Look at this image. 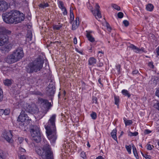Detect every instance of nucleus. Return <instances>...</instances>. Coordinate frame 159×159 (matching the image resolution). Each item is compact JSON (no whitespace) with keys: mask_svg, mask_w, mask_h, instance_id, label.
<instances>
[{"mask_svg":"<svg viewBox=\"0 0 159 159\" xmlns=\"http://www.w3.org/2000/svg\"><path fill=\"white\" fill-rule=\"evenodd\" d=\"M4 21L7 24H16L24 20L25 15L19 11L12 10L3 14L2 16Z\"/></svg>","mask_w":159,"mask_h":159,"instance_id":"nucleus-1","label":"nucleus"},{"mask_svg":"<svg viewBox=\"0 0 159 159\" xmlns=\"http://www.w3.org/2000/svg\"><path fill=\"white\" fill-rule=\"evenodd\" d=\"M43 64V61L40 58H37L28 64L25 67L26 70L29 73L37 72L42 69Z\"/></svg>","mask_w":159,"mask_h":159,"instance_id":"nucleus-2","label":"nucleus"},{"mask_svg":"<svg viewBox=\"0 0 159 159\" xmlns=\"http://www.w3.org/2000/svg\"><path fill=\"white\" fill-rule=\"evenodd\" d=\"M24 54L22 48H18L14 51L11 54L8 56L6 58V62L9 64L16 62L23 57Z\"/></svg>","mask_w":159,"mask_h":159,"instance_id":"nucleus-3","label":"nucleus"},{"mask_svg":"<svg viewBox=\"0 0 159 159\" xmlns=\"http://www.w3.org/2000/svg\"><path fill=\"white\" fill-rule=\"evenodd\" d=\"M36 152L42 159H54L53 154L49 145L46 144L43 148L37 149Z\"/></svg>","mask_w":159,"mask_h":159,"instance_id":"nucleus-4","label":"nucleus"},{"mask_svg":"<svg viewBox=\"0 0 159 159\" xmlns=\"http://www.w3.org/2000/svg\"><path fill=\"white\" fill-rule=\"evenodd\" d=\"M30 133L32 139L37 143H39L41 140V133L39 126L34 125L31 129Z\"/></svg>","mask_w":159,"mask_h":159,"instance_id":"nucleus-5","label":"nucleus"},{"mask_svg":"<svg viewBox=\"0 0 159 159\" xmlns=\"http://www.w3.org/2000/svg\"><path fill=\"white\" fill-rule=\"evenodd\" d=\"M56 118V114L52 115L50 117L48 123L45 126L46 131L56 130L55 123Z\"/></svg>","mask_w":159,"mask_h":159,"instance_id":"nucleus-6","label":"nucleus"},{"mask_svg":"<svg viewBox=\"0 0 159 159\" xmlns=\"http://www.w3.org/2000/svg\"><path fill=\"white\" fill-rule=\"evenodd\" d=\"M46 133L47 137L52 144H54L57 138L56 130H47Z\"/></svg>","mask_w":159,"mask_h":159,"instance_id":"nucleus-7","label":"nucleus"},{"mask_svg":"<svg viewBox=\"0 0 159 159\" xmlns=\"http://www.w3.org/2000/svg\"><path fill=\"white\" fill-rule=\"evenodd\" d=\"M18 120L19 121L26 122L27 121L28 123L30 122L31 120L29 119V118L27 115L26 114L25 111H22L18 117Z\"/></svg>","mask_w":159,"mask_h":159,"instance_id":"nucleus-8","label":"nucleus"},{"mask_svg":"<svg viewBox=\"0 0 159 159\" xmlns=\"http://www.w3.org/2000/svg\"><path fill=\"white\" fill-rule=\"evenodd\" d=\"M129 47L136 53L140 54L143 52H146L145 49L143 47L138 48L133 44H131Z\"/></svg>","mask_w":159,"mask_h":159,"instance_id":"nucleus-9","label":"nucleus"},{"mask_svg":"<svg viewBox=\"0 0 159 159\" xmlns=\"http://www.w3.org/2000/svg\"><path fill=\"white\" fill-rule=\"evenodd\" d=\"M3 136L5 140L9 143H11L12 142V134L11 131L7 132L5 131L3 132Z\"/></svg>","mask_w":159,"mask_h":159,"instance_id":"nucleus-10","label":"nucleus"},{"mask_svg":"<svg viewBox=\"0 0 159 159\" xmlns=\"http://www.w3.org/2000/svg\"><path fill=\"white\" fill-rule=\"evenodd\" d=\"M38 102L42 106L48 108L51 106V103L49 102L47 99H44L42 98H39Z\"/></svg>","mask_w":159,"mask_h":159,"instance_id":"nucleus-11","label":"nucleus"},{"mask_svg":"<svg viewBox=\"0 0 159 159\" xmlns=\"http://www.w3.org/2000/svg\"><path fill=\"white\" fill-rule=\"evenodd\" d=\"M9 7L8 4L5 1H0V12L5 11Z\"/></svg>","mask_w":159,"mask_h":159,"instance_id":"nucleus-12","label":"nucleus"},{"mask_svg":"<svg viewBox=\"0 0 159 159\" xmlns=\"http://www.w3.org/2000/svg\"><path fill=\"white\" fill-rule=\"evenodd\" d=\"M22 111H25L27 112H32V108L31 106L29 104L24 102L23 104V106L22 107Z\"/></svg>","mask_w":159,"mask_h":159,"instance_id":"nucleus-13","label":"nucleus"},{"mask_svg":"<svg viewBox=\"0 0 159 159\" xmlns=\"http://www.w3.org/2000/svg\"><path fill=\"white\" fill-rule=\"evenodd\" d=\"M8 42V37L7 35L1 34L0 35V46H2Z\"/></svg>","mask_w":159,"mask_h":159,"instance_id":"nucleus-14","label":"nucleus"},{"mask_svg":"<svg viewBox=\"0 0 159 159\" xmlns=\"http://www.w3.org/2000/svg\"><path fill=\"white\" fill-rule=\"evenodd\" d=\"M49 92L51 96L54 95L56 91V88L55 85L53 84H50L48 86Z\"/></svg>","mask_w":159,"mask_h":159,"instance_id":"nucleus-15","label":"nucleus"},{"mask_svg":"<svg viewBox=\"0 0 159 159\" xmlns=\"http://www.w3.org/2000/svg\"><path fill=\"white\" fill-rule=\"evenodd\" d=\"M92 31H86V37L88 40L91 42L93 43L95 41V39L94 37L91 34Z\"/></svg>","mask_w":159,"mask_h":159,"instance_id":"nucleus-16","label":"nucleus"},{"mask_svg":"<svg viewBox=\"0 0 159 159\" xmlns=\"http://www.w3.org/2000/svg\"><path fill=\"white\" fill-rule=\"evenodd\" d=\"M11 32L6 29L4 27L0 26V35L1 34H10Z\"/></svg>","mask_w":159,"mask_h":159,"instance_id":"nucleus-17","label":"nucleus"},{"mask_svg":"<svg viewBox=\"0 0 159 159\" xmlns=\"http://www.w3.org/2000/svg\"><path fill=\"white\" fill-rule=\"evenodd\" d=\"M79 24V17H76L75 20L73 22L72 25V30H75L78 27Z\"/></svg>","mask_w":159,"mask_h":159,"instance_id":"nucleus-18","label":"nucleus"},{"mask_svg":"<svg viewBox=\"0 0 159 159\" xmlns=\"http://www.w3.org/2000/svg\"><path fill=\"white\" fill-rule=\"evenodd\" d=\"M96 59L94 57H90L88 60V64L90 66H93L96 63Z\"/></svg>","mask_w":159,"mask_h":159,"instance_id":"nucleus-19","label":"nucleus"},{"mask_svg":"<svg viewBox=\"0 0 159 159\" xmlns=\"http://www.w3.org/2000/svg\"><path fill=\"white\" fill-rule=\"evenodd\" d=\"M117 130L116 129H113L111 132V134L112 138L116 141H117V138L116 136Z\"/></svg>","mask_w":159,"mask_h":159,"instance_id":"nucleus-20","label":"nucleus"},{"mask_svg":"<svg viewBox=\"0 0 159 159\" xmlns=\"http://www.w3.org/2000/svg\"><path fill=\"white\" fill-rule=\"evenodd\" d=\"M132 146L133 148V152L134 156L136 159H139V157L138 155L136 148L133 144H132Z\"/></svg>","mask_w":159,"mask_h":159,"instance_id":"nucleus-21","label":"nucleus"},{"mask_svg":"<svg viewBox=\"0 0 159 159\" xmlns=\"http://www.w3.org/2000/svg\"><path fill=\"white\" fill-rule=\"evenodd\" d=\"M154 6L151 3H148L146 5V10L149 11H152L154 9Z\"/></svg>","mask_w":159,"mask_h":159,"instance_id":"nucleus-22","label":"nucleus"},{"mask_svg":"<svg viewBox=\"0 0 159 159\" xmlns=\"http://www.w3.org/2000/svg\"><path fill=\"white\" fill-rule=\"evenodd\" d=\"M70 24H72L73 22L74 19V13L73 11L71 10V7L70 8Z\"/></svg>","mask_w":159,"mask_h":159,"instance_id":"nucleus-23","label":"nucleus"},{"mask_svg":"<svg viewBox=\"0 0 159 159\" xmlns=\"http://www.w3.org/2000/svg\"><path fill=\"white\" fill-rule=\"evenodd\" d=\"M124 122L126 126H128L131 125L133 122L132 120H127L125 117H124L123 119Z\"/></svg>","mask_w":159,"mask_h":159,"instance_id":"nucleus-24","label":"nucleus"},{"mask_svg":"<svg viewBox=\"0 0 159 159\" xmlns=\"http://www.w3.org/2000/svg\"><path fill=\"white\" fill-rule=\"evenodd\" d=\"M19 125L20 127V128H23V127H24L25 128V126H27L28 124H29L30 123L28 122L27 121L26 122H22V121H19Z\"/></svg>","mask_w":159,"mask_h":159,"instance_id":"nucleus-25","label":"nucleus"},{"mask_svg":"<svg viewBox=\"0 0 159 159\" xmlns=\"http://www.w3.org/2000/svg\"><path fill=\"white\" fill-rule=\"evenodd\" d=\"M121 93L124 96H127L129 98L131 96V94L127 90H122L121 91Z\"/></svg>","mask_w":159,"mask_h":159,"instance_id":"nucleus-26","label":"nucleus"},{"mask_svg":"<svg viewBox=\"0 0 159 159\" xmlns=\"http://www.w3.org/2000/svg\"><path fill=\"white\" fill-rule=\"evenodd\" d=\"M3 83L5 85L10 86L12 84L11 80L8 79H6L3 81Z\"/></svg>","mask_w":159,"mask_h":159,"instance_id":"nucleus-27","label":"nucleus"},{"mask_svg":"<svg viewBox=\"0 0 159 159\" xmlns=\"http://www.w3.org/2000/svg\"><path fill=\"white\" fill-rule=\"evenodd\" d=\"M57 2H58V7L61 10L66 7L64 6V3L62 1L58 0Z\"/></svg>","mask_w":159,"mask_h":159,"instance_id":"nucleus-28","label":"nucleus"},{"mask_svg":"<svg viewBox=\"0 0 159 159\" xmlns=\"http://www.w3.org/2000/svg\"><path fill=\"white\" fill-rule=\"evenodd\" d=\"M114 98L115 101V104L118 106L119 105V102L120 101L119 97L114 95Z\"/></svg>","mask_w":159,"mask_h":159,"instance_id":"nucleus-29","label":"nucleus"},{"mask_svg":"<svg viewBox=\"0 0 159 159\" xmlns=\"http://www.w3.org/2000/svg\"><path fill=\"white\" fill-rule=\"evenodd\" d=\"M39 7L40 8H44L48 7L49 5L48 3L43 2L41 3H40L39 5Z\"/></svg>","mask_w":159,"mask_h":159,"instance_id":"nucleus-30","label":"nucleus"},{"mask_svg":"<svg viewBox=\"0 0 159 159\" xmlns=\"http://www.w3.org/2000/svg\"><path fill=\"white\" fill-rule=\"evenodd\" d=\"M132 147V145H125V148L129 154H131V150Z\"/></svg>","mask_w":159,"mask_h":159,"instance_id":"nucleus-31","label":"nucleus"},{"mask_svg":"<svg viewBox=\"0 0 159 159\" xmlns=\"http://www.w3.org/2000/svg\"><path fill=\"white\" fill-rule=\"evenodd\" d=\"M87 7L88 9L90 10L93 15L94 16H96V11L94 10L93 8L92 7L91 5L89 4V5H88Z\"/></svg>","mask_w":159,"mask_h":159,"instance_id":"nucleus-32","label":"nucleus"},{"mask_svg":"<svg viewBox=\"0 0 159 159\" xmlns=\"http://www.w3.org/2000/svg\"><path fill=\"white\" fill-rule=\"evenodd\" d=\"M138 134V133L136 131L134 132H132L131 131H129L128 133V135L130 136H136Z\"/></svg>","mask_w":159,"mask_h":159,"instance_id":"nucleus-33","label":"nucleus"},{"mask_svg":"<svg viewBox=\"0 0 159 159\" xmlns=\"http://www.w3.org/2000/svg\"><path fill=\"white\" fill-rule=\"evenodd\" d=\"M111 6L113 8L117 11H120V7L116 4H112Z\"/></svg>","mask_w":159,"mask_h":159,"instance_id":"nucleus-34","label":"nucleus"},{"mask_svg":"<svg viewBox=\"0 0 159 159\" xmlns=\"http://www.w3.org/2000/svg\"><path fill=\"white\" fill-rule=\"evenodd\" d=\"M90 116L93 120H95L97 117L96 113L94 112H93L90 114Z\"/></svg>","mask_w":159,"mask_h":159,"instance_id":"nucleus-35","label":"nucleus"},{"mask_svg":"<svg viewBox=\"0 0 159 159\" xmlns=\"http://www.w3.org/2000/svg\"><path fill=\"white\" fill-rule=\"evenodd\" d=\"M62 25H54L53 26V28L54 30H58L62 27Z\"/></svg>","mask_w":159,"mask_h":159,"instance_id":"nucleus-36","label":"nucleus"},{"mask_svg":"<svg viewBox=\"0 0 159 159\" xmlns=\"http://www.w3.org/2000/svg\"><path fill=\"white\" fill-rule=\"evenodd\" d=\"M92 103H95L96 104H98V98L96 97H92Z\"/></svg>","mask_w":159,"mask_h":159,"instance_id":"nucleus-37","label":"nucleus"},{"mask_svg":"<svg viewBox=\"0 0 159 159\" xmlns=\"http://www.w3.org/2000/svg\"><path fill=\"white\" fill-rule=\"evenodd\" d=\"M24 140V138L22 137H19L17 140V143L18 144H21Z\"/></svg>","mask_w":159,"mask_h":159,"instance_id":"nucleus-38","label":"nucleus"},{"mask_svg":"<svg viewBox=\"0 0 159 159\" xmlns=\"http://www.w3.org/2000/svg\"><path fill=\"white\" fill-rule=\"evenodd\" d=\"M116 69L117 71L118 74H120V68L121 66L120 64H117L116 66Z\"/></svg>","mask_w":159,"mask_h":159,"instance_id":"nucleus-39","label":"nucleus"},{"mask_svg":"<svg viewBox=\"0 0 159 159\" xmlns=\"http://www.w3.org/2000/svg\"><path fill=\"white\" fill-rule=\"evenodd\" d=\"M11 48V46L10 44L5 46V50L6 51H9Z\"/></svg>","mask_w":159,"mask_h":159,"instance_id":"nucleus-40","label":"nucleus"},{"mask_svg":"<svg viewBox=\"0 0 159 159\" xmlns=\"http://www.w3.org/2000/svg\"><path fill=\"white\" fill-rule=\"evenodd\" d=\"M6 157L4 153L0 151V159H5Z\"/></svg>","mask_w":159,"mask_h":159,"instance_id":"nucleus-41","label":"nucleus"},{"mask_svg":"<svg viewBox=\"0 0 159 159\" xmlns=\"http://www.w3.org/2000/svg\"><path fill=\"white\" fill-rule=\"evenodd\" d=\"M61 10L62 11V14L64 16H66L67 15L68 12L66 7H65Z\"/></svg>","mask_w":159,"mask_h":159,"instance_id":"nucleus-42","label":"nucleus"},{"mask_svg":"<svg viewBox=\"0 0 159 159\" xmlns=\"http://www.w3.org/2000/svg\"><path fill=\"white\" fill-rule=\"evenodd\" d=\"M96 17V16H97L98 18H100L102 17V16L101 15V12H100V11H96V16H95Z\"/></svg>","mask_w":159,"mask_h":159,"instance_id":"nucleus-43","label":"nucleus"},{"mask_svg":"<svg viewBox=\"0 0 159 159\" xmlns=\"http://www.w3.org/2000/svg\"><path fill=\"white\" fill-rule=\"evenodd\" d=\"M4 114L5 115H9L10 113V110L9 109H6L4 110Z\"/></svg>","mask_w":159,"mask_h":159,"instance_id":"nucleus-44","label":"nucleus"},{"mask_svg":"<svg viewBox=\"0 0 159 159\" xmlns=\"http://www.w3.org/2000/svg\"><path fill=\"white\" fill-rule=\"evenodd\" d=\"M3 93L2 89H0V102L2 101L3 98Z\"/></svg>","mask_w":159,"mask_h":159,"instance_id":"nucleus-45","label":"nucleus"},{"mask_svg":"<svg viewBox=\"0 0 159 159\" xmlns=\"http://www.w3.org/2000/svg\"><path fill=\"white\" fill-rule=\"evenodd\" d=\"M117 16L119 18L121 19L123 17L124 14L122 12H120L118 13Z\"/></svg>","mask_w":159,"mask_h":159,"instance_id":"nucleus-46","label":"nucleus"},{"mask_svg":"<svg viewBox=\"0 0 159 159\" xmlns=\"http://www.w3.org/2000/svg\"><path fill=\"white\" fill-rule=\"evenodd\" d=\"M80 156L83 158L85 159L86 157L85 153L84 152L82 151L80 153Z\"/></svg>","mask_w":159,"mask_h":159,"instance_id":"nucleus-47","label":"nucleus"},{"mask_svg":"<svg viewBox=\"0 0 159 159\" xmlns=\"http://www.w3.org/2000/svg\"><path fill=\"white\" fill-rule=\"evenodd\" d=\"M152 132V131L148 129H146L144 130V134H148Z\"/></svg>","mask_w":159,"mask_h":159,"instance_id":"nucleus-48","label":"nucleus"},{"mask_svg":"<svg viewBox=\"0 0 159 159\" xmlns=\"http://www.w3.org/2000/svg\"><path fill=\"white\" fill-rule=\"evenodd\" d=\"M123 23L126 27L128 26L129 25V22L126 20H125L123 21Z\"/></svg>","mask_w":159,"mask_h":159,"instance_id":"nucleus-49","label":"nucleus"},{"mask_svg":"<svg viewBox=\"0 0 159 159\" xmlns=\"http://www.w3.org/2000/svg\"><path fill=\"white\" fill-rule=\"evenodd\" d=\"M148 66L151 68H153L154 67L153 62H149L148 63Z\"/></svg>","mask_w":159,"mask_h":159,"instance_id":"nucleus-50","label":"nucleus"},{"mask_svg":"<svg viewBox=\"0 0 159 159\" xmlns=\"http://www.w3.org/2000/svg\"><path fill=\"white\" fill-rule=\"evenodd\" d=\"M147 146V149L149 150H152V147H153V145H151L150 144H148Z\"/></svg>","mask_w":159,"mask_h":159,"instance_id":"nucleus-51","label":"nucleus"},{"mask_svg":"<svg viewBox=\"0 0 159 159\" xmlns=\"http://www.w3.org/2000/svg\"><path fill=\"white\" fill-rule=\"evenodd\" d=\"M99 8H100V6L98 5V4L96 3V4L95 6V8L96 9V10H95L96 11V12L98 11H99Z\"/></svg>","mask_w":159,"mask_h":159,"instance_id":"nucleus-52","label":"nucleus"},{"mask_svg":"<svg viewBox=\"0 0 159 159\" xmlns=\"http://www.w3.org/2000/svg\"><path fill=\"white\" fill-rule=\"evenodd\" d=\"M19 151L23 152H25L26 151L25 149L21 147L19 148Z\"/></svg>","mask_w":159,"mask_h":159,"instance_id":"nucleus-53","label":"nucleus"},{"mask_svg":"<svg viewBox=\"0 0 159 159\" xmlns=\"http://www.w3.org/2000/svg\"><path fill=\"white\" fill-rule=\"evenodd\" d=\"M144 157L146 159H151L150 156L147 155L146 154L145 155V156H144Z\"/></svg>","mask_w":159,"mask_h":159,"instance_id":"nucleus-54","label":"nucleus"},{"mask_svg":"<svg viewBox=\"0 0 159 159\" xmlns=\"http://www.w3.org/2000/svg\"><path fill=\"white\" fill-rule=\"evenodd\" d=\"M155 107L159 111V102L154 105Z\"/></svg>","mask_w":159,"mask_h":159,"instance_id":"nucleus-55","label":"nucleus"},{"mask_svg":"<svg viewBox=\"0 0 159 159\" xmlns=\"http://www.w3.org/2000/svg\"><path fill=\"white\" fill-rule=\"evenodd\" d=\"M15 107L16 108H19V103L18 102L16 103L15 104Z\"/></svg>","mask_w":159,"mask_h":159,"instance_id":"nucleus-56","label":"nucleus"},{"mask_svg":"<svg viewBox=\"0 0 159 159\" xmlns=\"http://www.w3.org/2000/svg\"><path fill=\"white\" fill-rule=\"evenodd\" d=\"M19 159H26V157L25 155H20L19 156Z\"/></svg>","mask_w":159,"mask_h":159,"instance_id":"nucleus-57","label":"nucleus"},{"mask_svg":"<svg viewBox=\"0 0 159 159\" xmlns=\"http://www.w3.org/2000/svg\"><path fill=\"white\" fill-rule=\"evenodd\" d=\"M74 43L75 44H76L77 43V39L76 37H75L74 39Z\"/></svg>","mask_w":159,"mask_h":159,"instance_id":"nucleus-58","label":"nucleus"},{"mask_svg":"<svg viewBox=\"0 0 159 159\" xmlns=\"http://www.w3.org/2000/svg\"><path fill=\"white\" fill-rule=\"evenodd\" d=\"M156 95L159 98V89L157 90L156 91Z\"/></svg>","mask_w":159,"mask_h":159,"instance_id":"nucleus-59","label":"nucleus"},{"mask_svg":"<svg viewBox=\"0 0 159 159\" xmlns=\"http://www.w3.org/2000/svg\"><path fill=\"white\" fill-rule=\"evenodd\" d=\"M138 72V71L137 70H134L133 71L132 73L133 74H136Z\"/></svg>","mask_w":159,"mask_h":159,"instance_id":"nucleus-60","label":"nucleus"},{"mask_svg":"<svg viewBox=\"0 0 159 159\" xmlns=\"http://www.w3.org/2000/svg\"><path fill=\"white\" fill-rule=\"evenodd\" d=\"M98 66L100 67H102L103 66V64L102 62H100L98 65Z\"/></svg>","mask_w":159,"mask_h":159,"instance_id":"nucleus-61","label":"nucleus"},{"mask_svg":"<svg viewBox=\"0 0 159 159\" xmlns=\"http://www.w3.org/2000/svg\"><path fill=\"white\" fill-rule=\"evenodd\" d=\"M96 159H104V158H103V157L102 156H100L97 157H96Z\"/></svg>","mask_w":159,"mask_h":159,"instance_id":"nucleus-62","label":"nucleus"},{"mask_svg":"<svg viewBox=\"0 0 159 159\" xmlns=\"http://www.w3.org/2000/svg\"><path fill=\"white\" fill-rule=\"evenodd\" d=\"M4 110L3 109H1L0 110V115H2L4 114Z\"/></svg>","mask_w":159,"mask_h":159,"instance_id":"nucleus-63","label":"nucleus"},{"mask_svg":"<svg viewBox=\"0 0 159 159\" xmlns=\"http://www.w3.org/2000/svg\"><path fill=\"white\" fill-rule=\"evenodd\" d=\"M107 28L108 30L109 31H110L111 30V27H110L109 25V24L108 25H107Z\"/></svg>","mask_w":159,"mask_h":159,"instance_id":"nucleus-64","label":"nucleus"}]
</instances>
